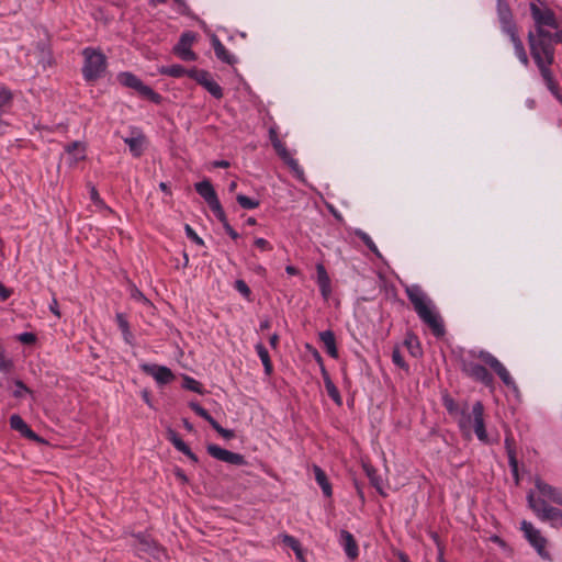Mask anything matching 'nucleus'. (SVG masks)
<instances>
[{"mask_svg":"<svg viewBox=\"0 0 562 562\" xmlns=\"http://www.w3.org/2000/svg\"><path fill=\"white\" fill-rule=\"evenodd\" d=\"M236 201L245 210H254L260 205L259 200L249 198L244 194H237Z\"/></svg>","mask_w":562,"mask_h":562,"instance_id":"37","label":"nucleus"},{"mask_svg":"<svg viewBox=\"0 0 562 562\" xmlns=\"http://www.w3.org/2000/svg\"><path fill=\"white\" fill-rule=\"evenodd\" d=\"M269 139L271 142V144L276 140H279V135H278V131H277V127L272 126L269 128Z\"/></svg>","mask_w":562,"mask_h":562,"instance_id":"55","label":"nucleus"},{"mask_svg":"<svg viewBox=\"0 0 562 562\" xmlns=\"http://www.w3.org/2000/svg\"><path fill=\"white\" fill-rule=\"evenodd\" d=\"M405 292L420 321L431 329L436 337L442 336L446 331L442 318L424 290L419 285L413 284L407 286Z\"/></svg>","mask_w":562,"mask_h":562,"instance_id":"2","label":"nucleus"},{"mask_svg":"<svg viewBox=\"0 0 562 562\" xmlns=\"http://www.w3.org/2000/svg\"><path fill=\"white\" fill-rule=\"evenodd\" d=\"M442 405L452 417H457L462 411V405H459L448 393L442 395Z\"/></svg>","mask_w":562,"mask_h":562,"instance_id":"32","label":"nucleus"},{"mask_svg":"<svg viewBox=\"0 0 562 562\" xmlns=\"http://www.w3.org/2000/svg\"><path fill=\"white\" fill-rule=\"evenodd\" d=\"M392 361L395 366L400 367V368H403L405 370H408V366L407 363L405 362L401 351L398 349H394L392 351Z\"/></svg>","mask_w":562,"mask_h":562,"instance_id":"46","label":"nucleus"},{"mask_svg":"<svg viewBox=\"0 0 562 562\" xmlns=\"http://www.w3.org/2000/svg\"><path fill=\"white\" fill-rule=\"evenodd\" d=\"M196 193L205 201L214 215L223 214V206L218 200L217 193L209 179H204L194 184Z\"/></svg>","mask_w":562,"mask_h":562,"instance_id":"7","label":"nucleus"},{"mask_svg":"<svg viewBox=\"0 0 562 562\" xmlns=\"http://www.w3.org/2000/svg\"><path fill=\"white\" fill-rule=\"evenodd\" d=\"M323 378H324V384H325V389H326V392L328 394V396L337 404V405H341L342 404V398H341V395L337 389V386L334 384V382L331 381L329 374L327 373L326 369L323 368Z\"/></svg>","mask_w":562,"mask_h":562,"instance_id":"27","label":"nucleus"},{"mask_svg":"<svg viewBox=\"0 0 562 562\" xmlns=\"http://www.w3.org/2000/svg\"><path fill=\"white\" fill-rule=\"evenodd\" d=\"M182 424H183V427L186 430H188L190 432L193 431V429H194L193 425L188 419L183 418Z\"/></svg>","mask_w":562,"mask_h":562,"instance_id":"62","label":"nucleus"},{"mask_svg":"<svg viewBox=\"0 0 562 562\" xmlns=\"http://www.w3.org/2000/svg\"><path fill=\"white\" fill-rule=\"evenodd\" d=\"M364 470H366V473H367L372 486H374L381 495H384V493L382 491V479L378 474V471L371 465H364Z\"/></svg>","mask_w":562,"mask_h":562,"instance_id":"34","label":"nucleus"},{"mask_svg":"<svg viewBox=\"0 0 562 562\" xmlns=\"http://www.w3.org/2000/svg\"><path fill=\"white\" fill-rule=\"evenodd\" d=\"M437 562H447L443 557V547H439Z\"/></svg>","mask_w":562,"mask_h":562,"instance_id":"64","label":"nucleus"},{"mask_svg":"<svg viewBox=\"0 0 562 562\" xmlns=\"http://www.w3.org/2000/svg\"><path fill=\"white\" fill-rule=\"evenodd\" d=\"M355 235L360 238L363 244L378 257V258H381V252L379 251L376 245L374 244V241L372 240V238L366 233L363 232L362 229L360 228H357L355 229Z\"/></svg>","mask_w":562,"mask_h":562,"instance_id":"33","label":"nucleus"},{"mask_svg":"<svg viewBox=\"0 0 562 562\" xmlns=\"http://www.w3.org/2000/svg\"><path fill=\"white\" fill-rule=\"evenodd\" d=\"M206 449H207V453L216 460L226 462L228 464H234V465H246L247 464V461L243 454L229 451V450L224 449L217 445H209Z\"/></svg>","mask_w":562,"mask_h":562,"instance_id":"11","label":"nucleus"},{"mask_svg":"<svg viewBox=\"0 0 562 562\" xmlns=\"http://www.w3.org/2000/svg\"><path fill=\"white\" fill-rule=\"evenodd\" d=\"M184 232L187 237L191 239L193 243H195L199 246H204V240L195 233V231L189 224H186Z\"/></svg>","mask_w":562,"mask_h":562,"instance_id":"43","label":"nucleus"},{"mask_svg":"<svg viewBox=\"0 0 562 562\" xmlns=\"http://www.w3.org/2000/svg\"><path fill=\"white\" fill-rule=\"evenodd\" d=\"M313 356H314L315 360L317 361V363L321 366V368L322 369L325 368L324 363H323V358L316 349H314Z\"/></svg>","mask_w":562,"mask_h":562,"instance_id":"58","label":"nucleus"},{"mask_svg":"<svg viewBox=\"0 0 562 562\" xmlns=\"http://www.w3.org/2000/svg\"><path fill=\"white\" fill-rule=\"evenodd\" d=\"M497 16L503 33L513 32L517 29L510 7L505 0H497Z\"/></svg>","mask_w":562,"mask_h":562,"instance_id":"15","label":"nucleus"},{"mask_svg":"<svg viewBox=\"0 0 562 562\" xmlns=\"http://www.w3.org/2000/svg\"><path fill=\"white\" fill-rule=\"evenodd\" d=\"M121 333H122V335H123L124 340H125L127 344H132L133 335H132L131 329H127V331H121Z\"/></svg>","mask_w":562,"mask_h":562,"instance_id":"57","label":"nucleus"},{"mask_svg":"<svg viewBox=\"0 0 562 562\" xmlns=\"http://www.w3.org/2000/svg\"><path fill=\"white\" fill-rule=\"evenodd\" d=\"M213 167H215V168H228L229 167V162L227 160H215L213 162Z\"/></svg>","mask_w":562,"mask_h":562,"instance_id":"56","label":"nucleus"},{"mask_svg":"<svg viewBox=\"0 0 562 562\" xmlns=\"http://www.w3.org/2000/svg\"><path fill=\"white\" fill-rule=\"evenodd\" d=\"M462 371L474 381L481 382L485 386L492 387L494 385V378L492 373H490L488 370L480 363L464 361L462 364Z\"/></svg>","mask_w":562,"mask_h":562,"instance_id":"10","label":"nucleus"},{"mask_svg":"<svg viewBox=\"0 0 562 562\" xmlns=\"http://www.w3.org/2000/svg\"><path fill=\"white\" fill-rule=\"evenodd\" d=\"M456 418H457L458 426H459L461 432L464 436L470 437L471 430H472V425H473V414H472V412L471 413L469 412V407H468L467 403H464L462 405V411L459 413V415Z\"/></svg>","mask_w":562,"mask_h":562,"instance_id":"23","label":"nucleus"},{"mask_svg":"<svg viewBox=\"0 0 562 562\" xmlns=\"http://www.w3.org/2000/svg\"><path fill=\"white\" fill-rule=\"evenodd\" d=\"M188 77L194 79L202 87L212 79L209 71L195 68L189 70Z\"/></svg>","mask_w":562,"mask_h":562,"instance_id":"36","label":"nucleus"},{"mask_svg":"<svg viewBox=\"0 0 562 562\" xmlns=\"http://www.w3.org/2000/svg\"><path fill=\"white\" fill-rule=\"evenodd\" d=\"M190 408L200 417H202L203 419H205L211 426L214 424L215 419L209 414V412L202 407L199 403L196 402H191L189 404Z\"/></svg>","mask_w":562,"mask_h":562,"instance_id":"38","label":"nucleus"},{"mask_svg":"<svg viewBox=\"0 0 562 562\" xmlns=\"http://www.w3.org/2000/svg\"><path fill=\"white\" fill-rule=\"evenodd\" d=\"M211 44L218 60L231 66L237 63V58L227 50V48L215 34L211 36Z\"/></svg>","mask_w":562,"mask_h":562,"instance_id":"19","label":"nucleus"},{"mask_svg":"<svg viewBox=\"0 0 562 562\" xmlns=\"http://www.w3.org/2000/svg\"><path fill=\"white\" fill-rule=\"evenodd\" d=\"M12 105H13L12 91L4 86H0V115H4V114L9 113Z\"/></svg>","mask_w":562,"mask_h":562,"instance_id":"28","label":"nucleus"},{"mask_svg":"<svg viewBox=\"0 0 562 562\" xmlns=\"http://www.w3.org/2000/svg\"><path fill=\"white\" fill-rule=\"evenodd\" d=\"M279 537H280L281 541L285 546L290 547L293 551H297V548L301 546L300 541L291 535L282 533Z\"/></svg>","mask_w":562,"mask_h":562,"instance_id":"42","label":"nucleus"},{"mask_svg":"<svg viewBox=\"0 0 562 562\" xmlns=\"http://www.w3.org/2000/svg\"><path fill=\"white\" fill-rule=\"evenodd\" d=\"M313 471L315 474V480L319 487L322 488L323 494L326 497H330L333 494V490L330 483L328 482L326 473L318 465H314Z\"/></svg>","mask_w":562,"mask_h":562,"instance_id":"26","label":"nucleus"},{"mask_svg":"<svg viewBox=\"0 0 562 562\" xmlns=\"http://www.w3.org/2000/svg\"><path fill=\"white\" fill-rule=\"evenodd\" d=\"M15 386L16 390L13 392L14 397H22L24 393L30 392L29 387L21 380L15 381Z\"/></svg>","mask_w":562,"mask_h":562,"instance_id":"51","label":"nucleus"},{"mask_svg":"<svg viewBox=\"0 0 562 562\" xmlns=\"http://www.w3.org/2000/svg\"><path fill=\"white\" fill-rule=\"evenodd\" d=\"M234 288H235L236 291H238L246 299H248L250 296V294H251L250 288L241 279L235 281Z\"/></svg>","mask_w":562,"mask_h":562,"instance_id":"44","label":"nucleus"},{"mask_svg":"<svg viewBox=\"0 0 562 562\" xmlns=\"http://www.w3.org/2000/svg\"><path fill=\"white\" fill-rule=\"evenodd\" d=\"M212 428L225 439H232L234 437V431L232 429L223 428L216 420L212 425Z\"/></svg>","mask_w":562,"mask_h":562,"instance_id":"47","label":"nucleus"},{"mask_svg":"<svg viewBox=\"0 0 562 562\" xmlns=\"http://www.w3.org/2000/svg\"><path fill=\"white\" fill-rule=\"evenodd\" d=\"M16 339L24 345H32L36 341V336L33 333H22L18 335Z\"/></svg>","mask_w":562,"mask_h":562,"instance_id":"49","label":"nucleus"},{"mask_svg":"<svg viewBox=\"0 0 562 562\" xmlns=\"http://www.w3.org/2000/svg\"><path fill=\"white\" fill-rule=\"evenodd\" d=\"M81 55L83 57L81 72L87 82L95 81L104 76L108 58L100 48L85 47Z\"/></svg>","mask_w":562,"mask_h":562,"instance_id":"3","label":"nucleus"},{"mask_svg":"<svg viewBox=\"0 0 562 562\" xmlns=\"http://www.w3.org/2000/svg\"><path fill=\"white\" fill-rule=\"evenodd\" d=\"M222 224H223V227L226 232V234L233 238V239H237L239 237V234L232 227V225L228 223V220H227V216L225 214V211L223 210V214L222 215H214Z\"/></svg>","mask_w":562,"mask_h":562,"instance_id":"41","label":"nucleus"},{"mask_svg":"<svg viewBox=\"0 0 562 562\" xmlns=\"http://www.w3.org/2000/svg\"><path fill=\"white\" fill-rule=\"evenodd\" d=\"M139 368L144 373L153 376L158 384H168L175 378L172 371L166 366L142 363Z\"/></svg>","mask_w":562,"mask_h":562,"instance_id":"13","label":"nucleus"},{"mask_svg":"<svg viewBox=\"0 0 562 562\" xmlns=\"http://www.w3.org/2000/svg\"><path fill=\"white\" fill-rule=\"evenodd\" d=\"M124 143L128 146L131 154L134 157H140L146 144V136L138 128H133L131 136L123 138Z\"/></svg>","mask_w":562,"mask_h":562,"instance_id":"16","label":"nucleus"},{"mask_svg":"<svg viewBox=\"0 0 562 562\" xmlns=\"http://www.w3.org/2000/svg\"><path fill=\"white\" fill-rule=\"evenodd\" d=\"M527 502L530 509L541 521H548L554 528L562 527V510L550 506L546 501L536 498L535 493L530 491L527 494Z\"/></svg>","mask_w":562,"mask_h":562,"instance_id":"4","label":"nucleus"},{"mask_svg":"<svg viewBox=\"0 0 562 562\" xmlns=\"http://www.w3.org/2000/svg\"><path fill=\"white\" fill-rule=\"evenodd\" d=\"M167 439L173 445V447L187 456L193 463H198L199 459L195 453L189 448V446L179 437L177 431L169 428L167 430Z\"/></svg>","mask_w":562,"mask_h":562,"instance_id":"20","label":"nucleus"},{"mask_svg":"<svg viewBox=\"0 0 562 562\" xmlns=\"http://www.w3.org/2000/svg\"><path fill=\"white\" fill-rule=\"evenodd\" d=\"M133 542L131 543L135 553L139 558L160 559L164 554V549L145 532H137L132 535Z\"/></svg>","mask_w":562,"mask_h":562,"instance_id":"5","label":"nucleus"},{"mask_svg":"<svg viewBox=\"0 0 562 562\" xmlns=\"http://www.w3.org/2000/svg\"><path fill=\"white\" fill-rule=\"evenodd\" d=\"M203 88L217 100L222 99L224 95L222 87L213 79H211L209 82H205Z\"/></svg>","mask_w":562,"mask_h":562,"instance_id":"39","label":"nucleus"},{"mask_svg":"<svg viewBox=\"0 0 562 562\" xmlns=\"http://www.w3.org/2000/svg\"><path fill=\"white\" fill-rule=\"evenodd\" d=\"M318 338L324 345V348L329 357L337 359L338 358V349L336 346V338L333 330L327 329L324 331H321L318 334Z\"/></svg>","mask_w":562,"mask_h":562,"instance_id":"24","label":"nucleus"},{"mask_svg":"<svg viewBox=\"0 0 562 562\" xmlns=\"http://www.w3.org/2000/svg\"><path fill=\"white\" fill-rule=\"evenodd\" d=\"M12 294V291L10 289H8L7 286H4L1 282H0V299L1 301H7Z\"/></svg>","mask_w":562,"mask_h":562,"instance_id":"52","label":"nucleus"},{"mask_svg":"<svg viewBox=\"0 0 562 562\" xmlns=\"http://www.w3.org/2000/svg\"><path fill=\"white\" fill-rule=\"evenodd\" d=\"M195 33L188 31L183 32L179 38V42L175 46V53L184 61L196 60V54L191 49L193 42L195 41Z\"/></svg>","mask_w":562,"mask_h":562,"instance_id":"12","label":"nucleus"},{"mask_svg":"<svg viewBox=\"0 0 562 562\" xmlns=\"http://www.w3.org/2000/svg\"><path fill=\"white\" fill-rule=\"evenodd\" d=\"M89 192H90V199L92 200V202H93L97 206H99V207H104V209L110 210V209L105 205L104 201L101 199V196H100V194H99V192H98V190L95 189V187H94V186H91V187H90V191H89Z\"/></svg>","mask_w":562,"mask_h":562,"instance_id":"45","label":"nucleus"},{"mask_svg":"<svg viewBox=\"0 0 562 562\" xmlns=\"http://www.w3.org/2000/svg\"><path fill=\"white\" fill-rule=\"evenodd\" d=\"M189 70H187L183 66L179 64L170 65V66H161L159 68V74L169 76L172 78H181L183 76H188Z\"/></svg>","mask_w":562,"mask_h":562,"instance_id":"30","label":"nucleus"},{"mask_svg":"<svg viewBox=\"0 0 562 562\" xmlns=\"http://www.w3.org/2000/svg\"><path fill=\"white\" fill-rule=\"evenodd\" d=\"M254 244L260 251H271L273 249L272 245L262 237L256 238Z\"/></svg>","mask_w":562,"mask_h":562,"instance_id":"48","label":"nucleus"},{"mask_svg":"<svg viewBox=\"0 0 562 562\" xmlns=\"http://www.w3.org/2000/svg\"><path fill=\"white\" fill-rule=\"evenodd\" d=\"M10 427L16 431H19L23 437L31 439L33 441H40L41 438L29 427V425L23 420V418L13 414L10 419Z\"/></svg>","mask_w":562,"mask_h":562,"instance_id":"21","label":"nucleus"},{"mask_svg":"<svg viewBox=\"0 0 562 562\" xmlns=\"http://www.w3.org/2000/svg\"><path fill=\"white\" fill-rule=\"evenodd\" d=\"M477 358L481 359L486 366H488L499 376L506 386L516 389V383L510 373L495 356L488 351L481 350L477 353Z\"/></svg>","mask_w":562,"mask_h":562,"instance_id":"9","label":"nucleus"},{"mask_svg":"<svg viewBox=\"0 0 562 562\" xmlns=\"http://www.w3.org/2000/svg\"><path fill=\"white\" fill-rule=\"evenodd\" d=\"M274 150L278 153L285 147V145L279 139L272 143Z\"/></svg>","mask_w":562,"mask_h":562,"instance_id":"60","label":"nucleus"},{"mask_svg":"<svg viewBox=\"0 0 562 562\" xmlns=\"http://www.w3.org/2000/svg\"><path fill=\"white\" fill-rule=\"evenodd\" d=\"M274 150L278 153L285 147V145L279 139L272 143Z\"/></svg>","mask_w":562,"mask_h":562,"instance_id":"61","label":"nucleus"},{"mask_svg":"<svg viewBox=\"0 0 562 562\" xmlns=\"http://www.w3.org/2000/svg\"><path fill=\"white\" fill-rule=\"evenodd\" d=\"M2 116L3 115H0V134H4L8 127V123L4 120H2Z\"/></svg>","mask_w":562,"mask_h":562,"instance_id":"63","label":"nucleus"},{"mask_svg":"<svg viewBox=\"0 0 562 562\" xmlns=\"http://www.w3.org/2000/svg\"><path fill=\"white\" fill-rule=\"evenodd\" d=\"M41 58L38 60V64L42 66V68L45 70L48 67H52L54 64V58L52 56V53L45 48V46L40 47Z\"/></svg>","mask_w":562,"mask_h":562,"instance_id":"40","label":"nucleus"},{"mask_svg":"<svg viewBox=\"0 0 562 562\" xmlns=\"http://www.w3.org/2000/svg\"><path fill=\"white\" fill-rule=\"evenodd\" d=\"M283 160L290 162V164H293V165H296V161L294 159H292L290 157V154L286 149V147H284L283 149H281L280 151L277 153Z\"/></svg>","mask_w":562,"mask_h":562,"instance_id":"54","label":"nucleus"},{"mask_svg":"<svg viewBox=\"0 0 562 562\" xmlns=\"http://www.w3.org/2000/svg\"><path fill=\"white\" fill-rule=\"evenodd\" d=\"M115 321L121 331H127V329H130V324L123 313H117Z\"/></svg>","mask_w":562,"mask_h":562,"instance_id":"50","label":"nucleus"},{"mask_svg":"<svg viewBox=\"0 0 562 562\" xmlns=\"http://www.w3.org/2000/svg\"><path fill=\"white\" fill-rule=\"evenodd\" d=\"M182 386H183V389L192 391L200 395H203L205 393L203 385L198 380H195L194 378L189 376V375L183 376Z\"/></svg>","mask_w":562,"mask_h":562,"instance_id":"35","label":"nucleus"},{"mask_svg":"<svg viewBox=\"0 0 562 562\" xmlns=\"http://www.w3.org/2000/svg\"><path fill=\"white\" fill-rule=\"evenodd\" d=\"M117 80L124 87L134 89L142 97L150 100L151 102L159 104L161 102V95L154 91L149 86L145 85L137 76L130 71L120 72Z\"/></svg>","mask_w":562,"mask_h":562,"instance_id":"6","label":"nucleus"},{"mask_svg":"<svg viewBox=\"0 0 562 562\" xmlns=\"http://www.w3.org/2000/svg\"><path fill=\"white\" fill-rule=\"evenodd\" d=\"M472 414H473V425L472 429L475 432L477 439L481 442L487 443L488 442V436L485 428V422H484V406L482 402L476 401L472 406Z\"/></svg>","mask_w":562,"mask_h":562,"instance_id":"14","label":"nucleus"},{"mask_svg":"<svg viewBox=\"0 0 562 562\" xmlns=\"http://www.w3.org/2000/svg\"><path fill=\"white\" fill-rule=\"evenodd\" d=\"M255 349L257 351L258 357L260 358V360L262 362L265 373L267 375H270L272 373L273 366H272V362H271V359H270L267 348L261 342H258L255 346Z\"/></svg>","mask_w":562,"mask_h":562,"instance_id":"29","label":"nucleus"},{"mask_svg":"<svg viewBox=\"0 0 562 562\" xmlns=\"http://www.w3.org/2000/svg\"><path fill=\"white\" fill-rule=\"evenodd\" d=\"M535 485L542 496L548 497L551 502L562 506V490L543 482L539 477L536 479Z\"/></svg>","mask_w":562,"mask_h":562,"instance_id":"18","label":"nucleus"},{"mask_svg":"<svg viewBox=\"0 0 562 562\" xmlns=\"http://www.w3.org/2000/svg\"><path fill=\"white\" fill-rule=\"evenodd\" d=\"M339 543L344 548L346 555L350 560H356L359 555L358 543L348 530L342 529L339 533Z\"/></svg>","mask_w":562,"mask_h":562,"instance_id":"17","label":"nucleus"},{"mask_svg":"<svg viewBox=\"0 0 562 562\" xmlns=\"http://www.w3.org/2000/svg\"><path fill=\"white\" fill-rule=\"evenodd\" d=\"M269 342L271 345L272 348H277L278 346V342H279V336L278 334H273L270 339H269Z\"/></svg>","mask_w":562,"mask_h":562,"instance_id":"59","label":"nucleus"},{"mask_svg":"<svg viewBox=\"0 0 562 562\" xmlns=\"http://www.w3.org/2000/svg\"><path fill=\"white\" fill-rule=\"evenodd\" d=\"M316 272H317V284H318L321 294L326 300L329 297V295L331 293L329 276H328L325 267L322 263L316 266Z\"/></svg>","mask_w":562,"mask_h":562,"instance_id":"25","label":"nucleus"},{"mask_svg":"<svg viewBox=\"0 0 562 562\" xmlns=\"http://www.w3.org/2000/svg\"><path fill=\"white\" fill-rule=\"evenodd\" d=\"M529 11L533 21V29L527 36L530 55L548 90L557 100L562 101L559 86L550 68L554 63L555 46L562 42V27L546 0H531Z\"/></svg>","mask_w":562,"mask_h":562,"instance_id":"1","label":"nucleus"},{"mask_svg":"<svg viewBox=\"0 0 562 562\" xmlns=\"http://www.w3.org/2000/svg\"><path fill=\"white\" fill-rule=\"evenodd\" d=\"M506 35H508L510 42L513 43V46H514V50H515V55L517 56L518 60L525 66V67H528L529 65V58H528V55L526 53V49H525V46H524V43L522 41L520 40L519 35H518V31L517 29L516 30H513V32H507L505 33Z\"/></svg>","mask_w":562,"mask_h":562,"instance_id":"22","label":"nucleus"},{"mask_svg":"<svg viewBox=\"0 0 562 562\" xmlns=\"http://www.w3.org/2000/svg\"><path fill=\"white\" fill-rule=\"evenodd\" d=\"M65 149L69 155L74 156L72 162L83 160L86 157L85 146L80 142H72L68 144Z\"/></svg>","mask_w":562,"mask_h":562,"instance_id":"31","label":"nucleus"},{"mask_svg":"<svg viewBox=\"0 0 562 562\" xmlns=\"http://www.w3.org/2000/svg\"><path fill=\"white\" fill-rule=\"evenodd\" d=\"M49 311L57 317H60V311H59V306H58V301L57 299L54 296L50 304H49Z\"/></svg>","mask_w":562,"mask_h":562,"instance_id":"53","label":"nucleus"},{"mask_svg":"<svg viewBox=\"0 0 562 562\" xmlns=\"http://www.w3.org/2000/svg\"><path fill=\"white\" fill-rule=\"evenodd\" d=\"M520 530L524 532L525 538L528 540L530 546L535 548L538 554L548 559L549 552L546 550L547 539L541 535L540 530L527 520H522L520 522Z\"/></svg>","mask_w":562,"mask_h":562,"instance_id":"8","label":"nucleus"}]
</instances>
